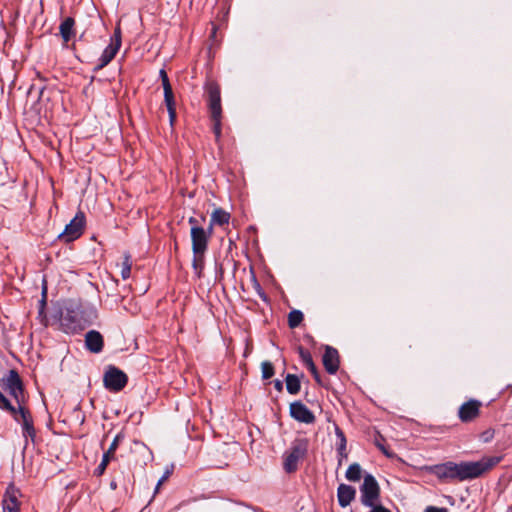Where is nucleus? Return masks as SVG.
I'll use <instances>...</instances> for the list:
<instances>
[{
	"label": "nucleus",
	"mask_w": 512,
	"mask_h": 512,
	"mask_svg": "<svg viewBox=\"0 0 512 512\" xmlns=\"http://www.w3.org/2000/svg\"><path fill=\"white\" fill-rule=\"evenodd\" d=\"M502 459L503 456H484L478 461H446L426 466L425 469L440 483L464 482L481 477L499 464Z\"/></svg>",
	"instance_id": "nucleus-1"
},
{
	"label": "nucleus",
	"mask_w": 512,
	"mask_h": 512,
	"mask_svg": "<svg viewBox=\"0 0 512 512\" xmlns=\"http://www.w3.org/2000/svg\"><path fill=\"white\" fill-rule=\"evenodd\" d=\"M60 329L66 334H78L90 326L97 318V311L92 306L82 304L80 300L67 299L55 312Z\"/></svg>",
	"instance_id": "nucleus-2"
},
{
	"label": "nucleus",
	"mask_w": 512,
	"mask_h": 512,
	"mask_svg": "<svg viewBox=\"0 0 512 512\" xmlns=\"http://www.w3.org/2000/svg\"><path fill=\"white\" fill-rule=\"evenodd\" d=\"M2 411L7 412L11 415L13 420L17 423L21 424L22 427V435L27 440L30 439L32 442L35 441L36 438V429L34 427L33 416L27 404H20L14 406L10 402V408H0Z\"/></svg>",
	"instance_id": "nucleus-3"
},
{
	"label": "nucleus",
	"mask_w": 512,
	"mask_h": 512,
	"mask_svg": "<svg viewBox=\"0 0 512 512\" xmlns=\"http://www.w3.org/2000/svg\"><path fill=\"white\" fill-rule=\"evenodd\" d=\"M0 386L15 400L17 405L27 404L24 382L16 369H10L0 379Z\"/></svg>",
	"instance_id": "nucleus-4"
},
{
	"label": "nucleus",
	"mask_w": 512,
	"mask_h": 512,
	"mask_svg": "<svg viewBox=\"0 0 512 512\" xmlns=\"http://www.w3.org/2000/svg\"><path fill=\"white\" fill-rule=\"evenodd\" d=\"M308 445L307 438H296L292 442L290 449L283 456V468L286 473L291 474L297 471L299 460L307 455Z\"/></svg>",
	"instance_id": "nucleus-5"
},
{
	"label": "nucleus",
	"mask_w": 512,
	"mask_h": 512,
	"mask_svg": "<svg viewBox=\"0 0 512 512\" xmlns=\"http://www.w3.org/2000/svg\"><path fill=\"white\" fill-rule=\"evenodd\" d=\"M360 493V500L364 506L370 507L379 504L378 502L380 499L381 489L379 483L372 474L365 473L363 476V483L360 486Z\"/></svg>",
	"instance_id": "nucleus-6"
},
{
	"label": "nucleus",
	"mask_w": 512,
	"mask_h": 512,
	"mask_svg": "<svg viewBox=\"0 0 512 512\" xmlns=\"http://www.w3.org/2000/svg\"><path fill=\"white\" fill-rule=\"evenodd\" d=\"M128 383V376L124 371L114 365H108L104 375V387L110 392L122 391Z\"/></svg>",
	"instance_id": "nucleus-7"
},
{
	"label": "nucleus",
	"mask_w": 512,
	"mask_h": 512,
	"mask_svg": "<svg viewBox=\"0 0 512 512\" xmlns=\"http://www.w3.org/2000/svg\"><path fill=\"white\" fill-rule=\"evenodd\" d=\"M85 223L86 217L84 212L78 211L74 218L65 226L63 232L59 234L58 238L65 243L78 239L84 232Z\"/></svg>",
	"instance_id": "nucleus-8"
},
{
	"label": "nucleus",
	"mask_w": 512,
	"mask_h": 512,
	"mask_svg": "<svg viewBox=\"0 0 512 512\" xmlns=\"http://www.w3.org/2000/svg\"><path fill=\"white\" fill-rule=\"evenodd\" d=\"M208 108L211 115L222 116L220 86L215 81H208L204 85Z\"/></svg>",
	"instance_id": "nucleus-9"
},
{
	"label": "nucleus",
	"mask_w": 512,
	"mask_h": 512,
	"mask_svg": "<svg viewBox=\"0 0 512 512\" xmlns=\"http://www.w3.org/2000/svg\"><path fill=\"white\" fill-rule=\"evenodd\" d=\"M192 251L194 255H204L208 248L209 233L203 227H191Z\"/></svg>",
	"instance_id": "nucleus-10"
},
{
	"label": "nucleus",
	"mask_w": 512,
	"mask_h": 512,
	"mask_svg": "<svg viewBox=\"0 0 512 512\" xmlns=\"http://www.w3.org/2000/svg\"><path fill=\"white\" fill-rule=\"evenodd\" d=\"M289 414L294 420L305 424H312L316 419L314 413L301 401L290 404Z\"/></svg>",
	"instance_id": "nucleus-11"
},
{
	"label": "nucleus",
	"mask_w": 512,
	"mask_h": 512,
	"mask_svg": "<svg viewBox=\"0 0 512 512\" xmlns=\"http://www.w3.org/2000/svg\"><path fill=\"white\" fill-rule=\"evenodd\" d=\"M482 403L476 399H470L464 402L458 410V417L463 423L472 422L480 414Z\"/></svg>",
	"instance_id": "nucleus-12"
},
{
	"label": "nucleus",
	"mask_w": 512,
	"mask_h": 512,
	"mask_svg": "<svg viewBox=\"0 0 512 512\" xmlns=\"http://www.w3.org/2000/svg\"><path fill=\"white\" fill-rule=\"evenodd\" d=\"M322 362L328 374H336L340 365V357L338 350L332 346L326 345L322 357Z\"/></svg>",
	"instance_id": "nucleus-13"
},
{
	"label": "nucleus",
	"mask_w": 512,
	"mask_h": 512,
	"mask_svg": "<svg viewBox=\"0 0 512 512\" xmlns=\"http://www.w3.org/2000/svg\"><path fill=\"white\" fill-rule=\"evenodd\" d=\"M85 347L91 353L98 354L104 347L102 334L97 330H90L85 335Z\"/></svg>",
	"instance_id": "nucleus-14"
},
{
	"label": "nucleus",
	"mask_w": 512,
	"mask_h": 512,
	"mask_svg": "<svg viewBox=\"0 0 512 512\" xmlns=\"http://www.w3.org/2000/svg\"><path fill=\"white\" fill-rule=\"evenodd\" d=\"M297 352H298L299 357L301 358V361L303 362V364L306 366V368L312 374L314 380L318 384H321V376L319 374L317 366L315 365V363L313 361L310 351L300 345L297 347Z\"/></svg>",
	"instance_id": "nucleus-15"
},
{
	"label": "nucleus",
	"mask_w": 512,
	"mask_h": 512,
	"mask_svg": "<svg viewBox=\"0 0 512 512\" xmlns=\"http://www.w3.org/2000/svg\"><path fill=\"white\" fill-rule=\"evenodd\" d=\"M356 489L344 483H341L337 488V499L340 507L345 508L355 499Z\"/></svg>",
	"instance_id": "nucleus-16"
},
{
	"label": "nucleus",
	"mask_w": 512,
	"mask_h": 512,
	"mask_svg": "<svg viewBox=\"0 0 512 512\" xmlns=\"http://www.w3.org/2000/svg\"><path fill=\"white\" fill-rule=\"evenodd\" d=\"M334 431H335V435L338 440L336 443V451H337V455H338V466H341L343 459H346L348 457L347 450H346L347 439H346L344 431L337 424H334Z\"/></svg>",
	"instance_id": "nucleus-17"
},
{
	"label": "nucleus",
	"mask_w": 512,
	"mask_h": 512,
	"mask_svg": "<svg viewBox=\"0 0 512 512\" xmlns=\"http://www.w3.org/2000/svg\"><path fill=\"white\" fill-rule=\"evenodd\" d=\"M22 496V493L19 488H17L14 483H10L3 495L2 504H8L13 507H20L21 503L19 498Z\"/></svg>",
	"instance_id": "nucleus-18"
},
{
	"label": "nucleus",
	"mask_w": 512,
	"mask_h": 512,
	"mask_svg": "<svg viewBox=\"0 0 512 512\" xmlns=\"http://www.w3.org/2000/svg\"><path fill=\"white\" fill-rule=\"evenodd\" d=\"M118 51H119L118 45L109 44L102 52V54L99 58V63L94 67L93 71L97 72V71L103 69L105 66H107L112 61V59L116 56Z\"/></svg>",
	"instance_id": "nucleus-19"
},
{
	"label": "nucleus",
	"mask_w": 512,
	"mask_h": 512,
	"mask_svg": "<svg viewBox=\"0 0 512 512\" xmlns=\"http://www.w3.org/2000/svg\"><path fill=\"white\" fill-rule=\"evenodd\" d=\"M75 20L72 17L65 18L59 27L60 35L65 43H68L75 35L74 32Z\"/></svg>",
	"instance_id": "nucleus-20"
},
{
	"label": "nucleus",
	"mask_w": 512,
	"mask_h": 512,
	"mask_svg": "<svg viewBox=\"0 0 512 512\" xmlns=\"http://www.w3.org/2000/svg\"><path fill=\"white\" fill-rule=\"evenodd\" d=\"M230 213L222 208H216L211 215V225L224 226L229 223Z\"/></svg>",
	"instance_id": "nucleus-21"
},
{
	"label": "nucleus",
	"mask_w": 512,
	"mask_h": 512,
	"mask_svg": "<svg viewBox=\"0 0 512 512\" xmlns=\"http://www.w3.org/2000/svg\"><path fill=\"white\" fill-rule=\"evenodd\" d=\"M286 390L291 395H296L300 392L301 382L297 375L287 374L285 377Z\"/></svg>",
	"instance_id": "nucleus-22"
},
{
	"label": "nucleus",
	"mask_w": 512,
	"mask_h": 512,
	"mask_svg": "<svg viewBox=\"0 0 512 512\" xmlns=\"http://www.w3.org/2000/svg\"><path fill=\"white\" fill-rule=\"evenodd\" d=\"M345 477L350 482H358L362 478V468L359 463H352L346 470Z\"/></svg>",
	"instance_id": "nucleus-23"
},
{
	"label": "nucleus",
	"mask_w": 512,
	"mask_h": 512,
	"mask_svg": "<svg viewBox=\"0 0 512 512\" xmlns=\"http://www.w3.org/2000/svg\"><path fill=\"white\" fill-rule=\"evenodd\" d=\"M124 439V434L122 432L118 433L112 443L110 444L107 451L103 453V456H107V460L111 461L114 459L115 451L117 450L119 443Z\"/></svg>",
	"instance_id": "nucleus-24"
},
{
	"label": "nucleus",
	"mask_w": 512,
	"mask_h": 512,
	"mask_svg": "<svg viewBox=\"0 0 512 512\" xmlns=\"http://www.w3.org/2000/svg\"><path fill=\"white\" fill-rule=\"evenodd\" d=\"M304 319L302 311L294 309L288 314V326L291 329L298 327Z\"/></svg>",
	"instance_id": "nucleus-25"
},
{
	"label": "nucleus",
	"mask_w": 512,
	"mask_h": 512,
	"mask_svg": "<svg viewBox=\"0 0 512 512\" xmlns=\"http://www.w3.org/2000/svg\"><path fill=\"white\" fill-rule=\"evenodd\" d=\"M132 260L129 253L124 254V260L122 262L121 276L124 280L128 279L131 275Z\"/></svg>",
	"instance_id": "nucleus-26"
},
{
	"label": "nucleus",
	"mask_w": 512,
	"mask_h": 512,
	"mask_svg": "<svg viewBox=\"0 0 512 512\" xmlns=\"http://www.w3.org/2000/svg\"><path fill=\"white\" fill-rule=\"evenodd\" d=\"M384 442V437L379 432H377V436L375 437L374 440L375 446L387 457H393L394 453L391 452L389 448L384 445Z\"/></svg>",
	"instance_id": "nucleus-27"
},
{
	"label": "nucleus",
	"mask_w": 512,
	"mask_h": 512,
	"mask_svg": "<svg viewBox=\"0 0 512 512\" xmlns=\"http://www.w3.org/2000/svg\"><path fill=\"white\" fill-rule=\"evenodd\" d=\"M262 379L268 380L275 374L274 365L270 361H263L261 363Z\"/></svg>",
	"instance_id": "nucleus-28"
},
{
	"label": "nucleus",
	"mask_w": 512,
	"mask_h": 512,
	"mask_svg": "<svg viewBox=\"0 0 512 512\" xmlns=\"http://www.w3.org/2000/svg\"><path fill=\"white\" fill-rule=\"evenodd\" d=\"M192 267L198 278L202 276V270L204 268L203 255H194L192 260Z\"/></svg>",
	"instance_id": "nucleus-29"
},
{
	"label": "nucleus",
	"mask_w": 512,
	"mask_h": 512,
	"mask_svg": "<svg viewBox=\"0 0 512 512\" xmlns=\"http://www.w3.org/2000/svg\"><path fill=\"white\" fill-rule=\"evenodd\" d=\"M221 118H222V116L211 115V120L213 122L212 130H213V133L215 135L216 141H219V139L221 137V133H222Z\"/></svg>",
	"instance_id": "nucleus-30"
},
{
	"label": "nucleus",
	"mask_w": 512,
	"mask_h": 512,
	"mask_svg": "<svg viewBox=\"0 0 512 512\" xmlns=\"http://www.w3.org/2000/svg\"><path fill=\"white\" fill-rule=\"evenodd\" d=\"M164 102L168 110L175 109V99L172 89H166L164 90Z\"/></svg>",
	"instance_id": "nucleus-31"
},
{
	"label": "nucleus",
	"mask_w": 512,
	"mask_h": 512,
	"mask_svg": "<svg viewBox=\"0 0 512 512\" xmlns=\"http://www.w3.org/2000/svg\"><path fill=\"white\" fill-rule=\"evenodd\" d=\"M252 279H253V286H254L257 294L259 295V297L263 301H267L268 300V296L265 293V291L263 290L262 286L260 285V283L258 282V280H257V278H256V276L254 274H252Z\"/></svg>",
	"instance_id": "nucleus-32"
},
{
	"label": "nucleus",
	"mask_w": 512,
	"mask_h": 512,
	"mask_svg": "<svg viewBox=\"0 0 512 512\" xmlns=\"http://www.w3.org/2000/svg\"><path fill=\"white\" fill-rule=\"evenodd\" d=\"M109 463H110V461L107 460V456H102V460H101L100 464L97 466V468L95 469L94 474L96 476L103 475Z\"/></svg>",
	"instance_id": "nucleus-33"
},
{
	"label": "nucleus",
	"mask_w": 512,
	"mask_h": 512,
	"mask_svg": "<svg viewBox=\"0 0 512 512\" xmlns=\"http://www.w3.org/2000/svg\"><path fill=\"white\" fill-rule=\"evenodd\" d=\"M111 45H118V49H120L121 46V29L119 26H117L114 30V34L111 38Z\"/></svg>",
	"instance_id": "nucleus-34"
},
{
	"label": "nucleus",
	"mask_w": 512,
	"mask_h": 512,
	"mask_svg": "<svg viewBox=\"0 0 512 512\" xmlns=\"http://www.w3.org/2000/svg\"><path fill=\"white\" fill-rule=\"evenodd\" d=\"M494 434L495 432L493 429H487L480 434V440L483 443H488L494 438Z\"/></svg>",
	"instance_id": "nucleus-35"
},
{
	"label": "nucleus",
	"mask_w": 512,
	"mask_h": 512,
	"mask_svg": "<svg viewBox=\"0 0 512 512\" xmlns=\"http://www.w3.org/2000/svg\"><path fill=\"white\" fill-rule=\"evenodd\" d=\"M159 75H160V78H161V81H162L163 89L164 90L172 89V86L170 84V81H169V78H168V75H167L166 71L164 69H161L160 72H159Z\"/></svg>",
	"instance_id": "nucleus-36"
},
{
	"label": "nucleus",
	"mask_w": 512,
	"mask_h": 512,
	"mask_svg": "<svg viewBox=\"0 0 512 512\" xmlns=\"http://www.w3.org/2000/svg\"><path fill=\"white\" fill-rule=\"evenodd\" d=\"M0 408H10V400L0 390Z\"/></svg>",
	"instance_id": "nucleus-37"
},
{
	"label": "nucleus",
	"mask_w": 512,
	"mask_h": 512,
	"mask_svg": "<svg viewBox=\"0 0 512 512\" xmlns=\"http://www.w3.org/2000/svg\"><path fill=\"white\" fill-rule=\"evenodd\" d=\"M369 508H370V511H368V512H391L388 508H386L385 506H383L380 503L370 506Z\"/></svg>",
	"instance_id": "nucleus-38"
},
{
	"label": "nucleus",
	"mask_w": 512,
	"mask_h": 512,
	"mask_svg": "<svg viewBox=\"0 0 512 512\" xmlns=\"http://www.w3.org/2000/svg\"><path fill=\"white\" fill-rule=\"evenodd\" d=\"M38 319L40 320L41 324H43L45 327L48 326V317L46 311L38 310Z\"/></svg>",
	"instance_id": "nucleus-39"
},
{
	"label": "nucleus",
	"mask_w": 512,
	"mask_h": 512,
	"mask_svg": "<svg viewBox=\"0 0 512 512\" xmlns=\"http://www.w3.org/2000/svg\"><path fill=\"white\" fill-rule=\"evenodd\" d=\"M48 295V286H47V280L43 278L42 286H41V298L47 299Z\"/></svg>",
	"instance_id": "nucleus-40"
},
{
	"label": "nucleus",
	"mask_w": 512,
	"mask_h": 512,
	"mask_svg": "<svg viewBox=\"0 0 512 512\" xmlns=\"http://www.w3.org/2000/svg\"><path fill=\"white\" fill-rule=\"evenodd\" d=\"M3 512H20V507L9 506L8 504H2Z\"/></svg>",
	"instance_id": "nucleus-41"
},
{
	"label": "nucleus",
	"mask_w": 512,
	"mask_h": 512,
	"mask_svg": "<svg viewBox=\"0 0 512 512\" xmlns=\"http://www.w3.org/2000/svg\"><path fill=\"white\" fill-rule=\"evenodd\" d=\"M168 115H169L170 124H171V126H173V124L176 120V108L172 109V110H168Z\"/></svg>",
	"instance_id": "nucleus-42"
},
{
	"label": "nucleus",
	"mask_w": 512,
	"mask_h": 512,
	"mask_svg": "<svg viewBox=\"0 0 512 512\" xmlns=\"http://www.w3.org/2000/svg\"><path fill=\"white\" fill-rule=\"evenodd\" d=\"M273 385H274V388L278 391V392H282L283 391V382L279 379H275L273 381Z\"/></svg>",
	"instance_id": "nucleus-43"
},
{
	"label": "nucleus",
	"mask_w": 512,
	"mask_h": 512,
	"mask_svg": "<svg viewBox=\"0 0 512 512\" xmlns=\"http://www.w3.org/2000/svg\"><path fill=\"white\" fill-rule=\"evenodd\" d=\"M46 306H47V299L46 298H41L39 300L38 310L46 311Z\"/></svg>",
	"instance_id": "nucleus-44"
},
{
	"label": "nucleus",
	"mask_w": 512,
	"mask_h": 512,
	"mask_svg": "<svg viewBox=\"0 0 512 512\" xmlns=\"http://www.w3.org/2000/svg\"><path fill=\"white\" fill-rule=\"evenodd\" d=\"M188 223L191 225V227H194V226H196V227H202V226L200 225L199 220H198L197 218H195V217H190V218H189V220H188Z\"/></svg>",
	"instance_id": "nucleus-45"
},
{
	"label": "nucleus",
	"mask_w": 512,
	"mask_h": 512,
	"mask_svg": "<svg viewBox=\"0 0 512 512\" xmlns=\"http://www.w3.org/2000/svg\"><path fill=\"white\" fill-rule=\"evenodd\" d=\"M214 226H215V225H211V222H210V223H209L208 228H207V229H205V230L207 231V233H209V238H210V237H211V235H212V231H213V227H214Z\"/></svg>",
	"instance_id": "nucleus-46"
},
{
	"label": "nucleus",
	"mask_w": 512,
	"mask_h": 512,
	"mask_svg": "<svg viewBox=\"0 0 512 512\" xmlns=\"http://www.w3.org/2000/svg\"><path fill=\"white\" fill-rule=\"evenodd\" d=\"M424 512H437L436 506H427Z\"/></svg>",
	"instance_id": "nucleus-47"
},
{
	"label": "nucleus",
	"mask_w": 512,
	"mask_h": 512,
	"mask_svg": "<svg viewBox=\"0 0 512 512\" xmlns=\"http://www.w3.org/2000/svg\"><path fill=\"white\" fill-rule=\"evenodd\" d=\"M109 486L112 490H115L117 488V482L115 480H112Z\"/></svg>",
	"instance_id": "nucleus-48"
},
{
	"label": "nucleus",
	"mask_w": 512,
	"mask_h": 512,
	"mask_svg": "<svg viewBox=\"0 0 512 512\" xmlns=\"http://www.w3.org/2000/svg\"><path fill=\"white\" fill-rule=\"evenodd\" d=\"M134 444L137 445V446H141V447L147 449L146 445L143 442H141V441H134Z\"/></svg>",
	"instance_id": "nucleus-49"
},
{
	"label": "nucleus",
	"mask_w": 512,
	"mask_h": 512,
	"mask_svg": "<svg viewBox=\"0 0 512 512\" xmlns=\"http://www.w3.org/2000/svg\"><path fill=\"white\" fill-rule=\"evenodd\" d=\"M437 512H448V509L445 507H436Z\"/></svg>",
	"instance_id": "nucleus-50"
},
{
	"label": "nucleus",
	"mask_w": 512,
	"mask_h": 512,
	"mask_svg": "<svg viewBox=\"0 0 512 512\" xmlns=\"http://www.w3.org/2000/svg\"><path fill=\"white\" fill-rule=\"evenodd\" d=\"M171 474V471L170 470H167L164 475L162 476V479H167L169 477V475Z\"/></svg>",
	"instance_id": "nucleus-51"
},
{
	"label": "nucleus",
	"mask_w": 512,
	"mask_h": 512,
	"mask_svg": "<svg viewBox=\"0 0 512 512\" xmlns=\"http://www.w3.org/2000/svg\"><path fill=\"white\" fill-rule=\"evenodd\" d=\"M215 34H216V27H215V26H213V28H212V33H211V37H214V36H215Z\"/></svg>",
	"instance_id": "nucleus-52"
},
{
	"label": "nucleus",
	"mask_w": 512,
	"mask_h": 512,
	"mask_svg": "<svg viewBox=\"0 0 512 512\" xmlns=\"http://www.w3.org/2000/svg\"><path fill=\"white\" fill-rule=\"evenodd\" d=\"M165 479H160L157 483V486H156V490L158 489V487L161 485L162 482H164Z\"/></svg>",
	"instance_id": "nucleus-53"
},
{
	"label": "nucleus",
	"mask_w": 512,
	"mask_h": 512,
	"mask_svg": "<svg viewBox=\"0 0 512 512\" xmlns=\"http://www.w3.org/2000/svg\"><path fill=\"white\" fill-rule=\"evenodd\" d=\"M44 89H45V87H42V88L40 89V96L43 94Z\"/></svg>",
	"instance_id": "nucleus-54"
},
{
	"label": "nucleus",
	"mask_w": 512,
	"mask_h": 512,
	"mask_svg": "<svg viewBox=\"0 0 512 512\" xmlns=\"http://www.w3.org/2000/svg\"><path fill=\"white\" fill-rule=\"evenodd\" d=\"M202 221H205L206 217L204 215L201 216Z\"/></svg>",
	"instance_id": "nucleus-55"
}]
</instances>
